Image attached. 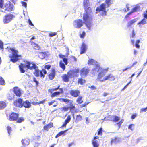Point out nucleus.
<instances>
[{
    "instance_id": "13",
    "label": "nucleus",
    "mask_w": 147,
    "mask_h": 147,
    "mask_svg": "<svg viewBox=\"0 0 147 147\" xmlns=\"http://www.w3.org/2000/svg\"><path fill=\"white\" fill-rule=\"evenodd\" d=\"M90 69L88 68L84 67L81 69L80 71V75L82 77H86L88 74Z\"/></svg>"
},
{
    "instance_id": "1",
    "label": "nucleus",
    "mask_w": 147,
    "mask_h": 147,
    "mask_svg": "<svg viewBox=\"0 0 147 147\" xmlns=\"http://www.w3.org/2000/svg\"><path fill=\"white\" fill-rule=\"evenodd\" d=\"M24 63H21L19 66V68L20 72L22 73H24L25 72V71L24 69V68H26L27 69L30 70L35 69L33 74L37 77L40 76L41 78H44L45 75L47 73L46 69L48 70L50 69L51 67L50 65H47L45 66V69H42L40 71L39 69H37L38 67L34 63L25 60L24 61Z\"/></svg>"
},
{
    "instance_id": "59",
    "label": "nucleus",
    "mask_w": 147,
    "mask_h": 147,
    "mask_svg": "<svg viewBox=\"0 0 147 147\" xmlns=\"http://www.w3.org/2000/svg\"><path fill=\"white\" fill-rule=\"evenodd\" d=\"M28 22L30 25L32 26H34V25L32 23L31 20L30 19H29L28 20Z\"/></svg>"
},
{
    "instance_id": "26",
    "label": "nucleus",
    "mask_w": 147,
    "mask_h": 147,
    "mask_svg": "<svg viewBox=\"0 0 147 147\" xmlns=\"http://www.w3.org/2000/svg\"><path fill=\"white\" fill-rule=\"evenodd\" d=\"M31 44L32 45H34L33 46V47L35 50H38L40 49V47L38 44L35 43L33 42H31Z\"/></svg>"
},
{
    "instance_id": "52",
    "label": "nucleus",
    "mask_w": 147,
    "mask_h": 147,
    "mask_svg": "<svg viewBox=\"0 0 147 147\" xmlns=\"http://www.w3.org/2000/svg\"><path fill=\"white\" fill-rule=\"evenodd\" d=\"M137 116V115L136 113H135L133 114L131 116V118L132 119H134Z\"/></svg>"
},
{
    "instance_id": "4",
    "label": "nucleus",
    "mask_w": 147,
    "mask_h": 147,
    "mask_svg": "<svg viewBox=\"0 0 147 147\" xmlns=\"http://www.w3.org/2000/svg\"><path fill=\"white\" fill-rule=\"evenodd\" d=\"M19 116L18 113L13 112L10 113L7 117L8 120L10 121H16L17 123H20L23 122L24 119L23 117L19 118Z\"/></svg>"
},
{
    "instance_id": "10",
    "label": "nucleus",
    "mask_w": 147,
    "mask_h": 147,
    "mask_svg": "<svg viewBox=\"0 0 147 147\" xmlns=\"http://www.w3.org/2000/svg\"><path fill=\"white\" fill-rule=\"evenodd\" d=\"M115 77L113 75V74H109L104 78H102L101 79H99V80L101 82H105L107 80L110 81H113L115 80Z\"/></svg>"
},
{
    "instance_id": "21",
    "label": "nucleus",
    "mask_w": 147,
    "mask_h": 147,
    "mask_svg": "<svg viewBox=\"0 0 147 147\" xmlns=\"http://www.w3.org/2000/svg\"><path fill=\"white\" fill-rule=\"evenodd\" d=\"M21 142L23 146H26L29 144L30 140L28 138H25L22 139Z\"/></svg>"
},
{
    "instance_id": "43",
    "label": "nucleus",
    "mask_w": 147,
    "mask_h": 147,
    "mask_svg": "<svg viewBox=\"0 0 147 147\" xmlns=\"http://www.w3.org/2000/svg\"><path fill=\"white\" fill-rule=\"evenodd\" d=\"M0 84L2 85L5 84V82L4 79L1 76H0Z\"/></svg>"
},
{
    "instance_id": "32",
    "label": "nucleus",
    "mask_w": 147,
    "mask_h": 147,
    "mask_svg": "<svg viewBox=\"0 0 147 147\" xmlns=\"http://www.w3.org/2000/svg\"><path fill=\"white\" fill-rule=\"evenodd\" d=\"M136 19H133L130 21L129 22L127 23V27H129V26H132L133 24H134L135 23V22H136Z\"/></svg>"
},
{
    "instance_id": "35",
    "label": "nucleus",
    "mask_w": 147,
    "mask_h": 147,
    "mask_svg": "<svg viewBox=\"0 0 147 147\" xmlns=\"http://www.w3.org/2000/svg\"><path fill=\"white\" fill-rule=\"evenodd\" d=\"M46 54L45 52H41L39 53V57L41 59L44 58L46 55Z\"/></svg>"
},
{
    "instance_id": "62",
    "label": "nucleus",
    "mask_w": 147,
    "mask_h": 147,
    "mask_svg": "<svg viewBox=\"0 0 147 147\" xmlns=\"http://www.w3.org/2000/svg\"><path fill=\"white\" fill-rule=\"evenodd\" d=\"M0 48L1 49H3V44L1 42H0Z\"/></svg>"
},
{
    "instance_id": "33",
    "label": "nucleus",
    "mask_w": 147,
    "mask_h": 147,
    "mask_svg": "<svg viewBox=\"0 0 147 147\" xmlns=\"http://www.w3.org/2000/svg\"><path fill=\"white\" fill-rule=\"evenodd\" d=\"M14 97V95L11 93H9L7 96V99L9 100H12Z\"/></svg>"
},
{
    "instance_id": "30",
    "label": "nucleus",
    "mask_w": 147,
    "mask_h": 147,
    "mask_svg": "<svg viewBox=\"0 0 147 147\" xmlns=\"http://www.w3.org/2000/svg\"><path fill=\"white\" fill-rule=\"evenodd\" d=\"M119 141V138L117 137H115L112 138L111 141V144H112L114 143H117Z\"/></svg>"
},
{
    "instance_id": "6",
    "label": "nucleus",
    "mask_w": 147,
    "mask_h": 147,
    "mask_svg": "<svg viewBox=\"0 0 147 147\" xmlns=\"http://www.w3.org/2000/svg\"><path fill=\"white\" fill-rule=\"evenodd\" d=\"M106 5L104 3L101 4L99 6L97 7L96 9V13H99L100 16H103L107 15L106 10Z\"/></svg>"
},
{
    "instance_id": "19",
    "label": "nucleus",
    "mask_w": 147,
    "mask_h": 147,
    "mask_svg": "<svg viewBox=\"0 0 147 147\" xmlns=\"http://www.w3.org/2000/svg\"><path fill=\"white\" fill-rule=\"evenodd\" d=\"M13 91L16 95L18 97H20L21 94V91L17 87H14L13 88Z\"/></svg>"
},
{
    "instance_id": "51",
    "label": "nucleus",
    "mask_w": 147,
    "mask_h": 147,
    "mask_svg": "<svg viewBox=\"0 0 147 147\" xmlns=\"http://www.w3.org/2000/svg\"><path fill=\"white\" fill-rule=\"evenodd\" d=\"M147 107L144 108H142L141 109L140 111V113H142L143 112H146L147 111Z\"/></svg>"
},
{
    "instance_id": "15",
    "label": "nucleus",
    "mask_w": 147,
    "mask_h": 147,
    "mask_svg": "<svg viewBox=\"0 0 147 147\" xmlns=\"http://www.w3.org/2000/svg\"><path fill=\"white\" fill-rule=\"evenodd\" d=\"M22 104V100L21 98H19L13 102V104L15 106L20 108L22 107H23Z\"/></svg>"
},
{
    "instance_id": "3",
    "label": "nucleus",
    "mask_w": 147,
    "mask_h": 147,
    "mask_svg": "<svg viewBox=\"0 0 147 147\" xmlns=\"http://www.w3.org/2000/svg\"><path fill=\"white\" fill-rule=\"evenodd\" d=\"M108 68L102 69L99 65L97 64L96 65L95 68L92 69L91 74L93 75H94L95 74L98 73L97 78L99 80L104 76L106 72L108 71Z\"/></svg>"
},
{
    "instance_id": "37",
    "label": "nucleus",
    "mask_w": 147,
    "mask_h": 147,
    "mask_svg": "<svg viewBox=\"0 0 147 147\" xmlns=\"http://www.w3.org/2000/svg\"><path fill=\"white\" fill-rule=\"evenodd\" d=\"M59 66L62 69L63 71H64L65 69V66L64 64L61 61L59 62Z\"/></svg>"
},
{
    "instance_id": "53",
    "label": "nucleus",
    "mask_w": 147,
    "mask_h": 147,
    "mask_svg": "<svg viewBox=\"0 0 147 147\" xmlns=\"http://www.w3.org/2000/svg\"><path fill=\"white\" fill-rule=\"evenodd\" d=\"M3 0H0V7L3 8Z\"/></svg>"
},
{
    "instance_id": "14",
    "label": "nucleus",
    "mask_w": 147,
    "mask_h": 147,
    "mask_svg": "<svg viewBox=\"0 0 147 147\" xmlns=\"http://www.w3.org/2000/svg\"><path fill=\"white\" fill-rule=\"evenodd\" d=\"M56 71L54 68H52L49 72L48 76L49 79L52 80L54 78L56 75Z\"/></svg>"
},
{
    "instance_id": "11",
    "label": "nucleus",
    "mask_w": 147,
    "mask_h": 147,
    "mask_svg": "<svg viewBox=\"0 0 147 147\" xmlns=\"http://www.w3.org/2000/svg\"><path fill=\"white\" fill-rule=\"evenodd\" d=\"M79 69H78L71 70L67 72V74L70 76L71 78L78 77L79 76Z\"/></svg>"
},
{
    "instance_id": "54",
    "label": "nucleus",
    "mask_w": 147,
    "mask_h": 147,
    "mask_svg": "<svg viewBox=\"0 0 147 147\" xmlns=\"http://www.w3.org/2000/svg\"><path fill=\"white\" fill-rule=\"evenodd\" d=\"M33 82H35L36 83V86H37L38 84V82L36 80V79L34 77L33 78Z\"/></svg>"
},
{
    "instance_id": "38",
    "label": "nucleus",
    "mask_w": 147,
    "mask_h": 147,
    "mask_svg": "<svg viewBox=\"0 0 147 147\" xmlns=\"http://www.w3.org/2000/svg\"><path fill=\"white\" fill-rule=\"evenodd\" d=\"M113 117L114 118L113 120V122H116L120 119V118L116 115L114 116Z\"/></svg>"
},
{
    "instance_id": "18",
    "label": "nucleus",
    "mask_w": 147,
    "mask_h": 147,
    "mask_svg": "<svg viewBox=\"0 0 147 147\" xmlns=\"http://www.w3.org/2000/svg\"><path fill=\"white\" fill-rule=\"evenodd\" d=\"M140 10V7L139 6H136L134 7L130 12H129L125 16V18H127L128 17L129 15L131 14L134 13L139 11Z\"/></svg>"
},
{
    "instance_id": "39",
    "label": "nucleus",
    "mask_w": 147,
    "mask_h": 147,
    "mask_svg": "<svg viewBox=\"0 0 147 147\" xmlns=\"http://www.w3.org/2000/svg\"><path fill=\"white\" fill-rule=\"evenodd\" d=\"M103 131L102 128L100 127L97 131L98 135L102 136V132Z\"/></svg>"
},
{
    "instance_id": "23",
    "label": "nucleus",
    "mask_w": 147,
    "mask_h": 147,
    "mask_svg": "<svg viewBox=\"0 0 147 147\" xmlns=\"http://www.w3.org/2000/svg\"><path fill=\"white\" fill-rule=\"evenodd\" d=\"M53 123L52 122H50L48 124L44 126L43 130L48 131L50 128L53 127Z\"/></svg>"
},
{
    "instance_id": "56",
    "label": "nucleus",
    "mask_w": 147,
    "mask_h": 147,
    "mask_svg": "<svg viewBox=\"0 0 147 147\" xmlns=\"http://www.w3.org/2000/svg\"><path fill=\"white\" fill-rule=\"evenodd\" d=\"M55 101L56 100H53L50 102H49L48 103V105L49 106H50L53 103H54Z\"/></svg>"
},
{
    "instance_id": "22",
    "label": "nucleus",
    "mask_w": 147,
    "mask_h": 147,
    "mask_svg": "<svg viewBox=\"0 0 147 147\" xmlns=\"http://www.w3.org/2000/svg\"><path fill=\"white\" fill-rule=\"evenodd\" d=\"M87 48L86 45L84 43H82L80 48V54H82L85 53L86 51Z\"/></svg>"
},
{
    "instance_id": "49",
    "label": "nucleus",
    "mask_w": 147,
    "mask_h": 147,
    "mask_svg": "<svg viewBox=\"0 0 147 147\" xmlns=\"http://www.w3.org/2000/svg\"><path fill=\"white\" fill-rule=\"evenodd\" d=\"M61 99L62 102L66 103L69 102L70 101H71V100L69 99H64L63 98H61Z\"/></svg>"
},
{
    "instance_id": "12",
    "label": "nucleus",
    "mask_w": 147,
    "mask_h": 147,
    "mask_svg": "<svg viewBox=\"0 0 147 147\" xmlns=\"http://www.w3.org/2000/svg\"><path fill=\"white\" fill-rule=\"evenodd\" d=\"M84 23L81 19H79L75 20L74 22L73 25L76 28L78 29L82 27Z\"/></svg>"
},
{
    "instance_id": "58",
    "label": "nucleus",
    "mask_w": 147,
    "mask_h": 147,
    "mask_svg": "<svg viewBox=\"0 0 147 147\" xmlns=\"http://www.w3.org/2000/svg\"><path fill=\"white\" fill-rule=\"evenodd\" d=\"M68 123L67 122H66L64 121V123H63V124L62 125V126L61 127H65L66 126V125Z\"/></svg>"
},
{
    "instance_id": "40",
    "label": "nucleus",
    "mask_w": 147,
    "mask_h": 147,
    "mask_svg": "<svg viewBox=\"0 0 147 147\" xmlns=\"http://www.w3.org/2000/svg\"><path fill=\"white\" fill-rule=\"evenodd\" d=\"M92 144L94 147H98L99 144L97 141H93L92 142Z\"/></svg>"
},
{
    "instance_id": "61",
    "label": "nucleus",
    "mask_w": 147,
    "mask_h": 147,
    "mask_svg": "<svg viewBox=\"0 0 147 147\" xmlns=\"http://www.w3.org/2000/svg\"><path fill=\"white\" fill-rule=\"evenodd\" d=\"M32 104L34 105H39V102H32Z\"/></svg>"
},
{
    "instance_id": "5",
    "label": "nucleus",
    "mask_w": 147,
    "mask_h": 147,
    "mask_svg": "<svg viewBox=\"0 0 147 147\" xmlns=\"http://www.w3.org/2000/svg\"><path fill=\"white\" fill-rule=\"evenodd\" d=\"M9 51L11 52V54L9 55V57L10 58L11 61L13 63L18 61L19 59V57H21V55L18 54V51L15 48H10Z\"/></svg>"
},
{
    "instance_id": "41",
    "label": "nucleus",
    "mask_w": 147,
    "mask_h": 147,
    "mask_svg": "<svg viewBox=\"0 0 147 147\" xmlns=\"http://www.w3.org/2000/svg\"><path fill=\"white\" fill-rule=\"evenodd\" d=\"M105 2L107 7H109L111 4V0H105Z\"/></svg>"
},
{
    "instance_id": "64",
    "label": "nucleus",
    "mask_w": 147,
    "mask_h": 147,
    "mask_svg": "<svg viewBox=\"0 0 147 147\" xmlns=\"http://www.w3.org/2000/svg\"><path fill=\"white\" fill-rule=\"evenodd\" d=\"M143 17H144V18L147 19V13H144L143 14Z\"/></svg>"
},
{
    "instance_id": "34",
    "label": "nucleus",
    "mask_w": 147,
    "mask_h": 147,
    "mask_svg": "<svg viewBox=\"0 0 147 147\" xmlns=\"http://www.w3.org/2000/svg\"><path fill=\"white\" fill-rule=\"evenodd\" d=\"M86 81L85 80L81 78L78 79V83L81 85H83L86 82Z\"/></svg>"
},
{
    "instance_id": "8",
    "label": "nucleus",
    "mask_w": 147,
    "mask_h": 147,
    "mask_svg": "<svg viewBox=\"0 0 147 147\" xmlns=\"http://www.w3.org/2000/svg\"><path fill=\"white\" fill-rule=\"evenodd\" d=\"M71 102H70L69 106H64L61 108V111L62 112H65L69 110L71 112H72V111H74L75 109V105L72 103L73 101L71 100Z\"/></svg>"
},
{
    "instance_id": "24",
    "label": "nucleus",
    "mask_w": 147,
    "mask_h": 147,
    "mask_svg": "<svg viewBox=\"0 0 147 147\" xmlns=\"http://www.w3.org/2000/svg\"><path fill=\"white\" fill-rule=\"evenodd\" d=\"M23 106L25 108H28L31 107V103L28 100H26L23 103Z\"/></svg>"
},
{
    "instance_id": "17",
    "label": "nucleus",
    "mask_w": 147,
    "mask_h": 147,
    "mask_svg": "<svg viewBox=\"0 0 147 147\" xmlns=\"http://www.w3.org/2000/svg\"><path fill=\"white\" fill-rule=\"evenodd\" d=\"M4 7L5 8V10L8 11H11L13 10V6L11 4L10 2L6 3Z\"/></svg>"
},
{
    "instance_id": "36",
    "label": "nucleus",
    "mask_w": 147,
    "mask_h": 147,
    "mask_svg": "<svg viewBox=\"0 0 147 147\" xmlns=\"http://www.w3.org/2000/svg\"><path fill=\"white\" fill-rule=\"evenodd\" d=\"M82 116L80 115H78L76 116V118L75 120V121L76 122H78L82 120Z\"/></svg>"
},
{
    "instance_id": "16",
    "label": "nucleus",
    "mask_w": 147,
    "mask_h": 147,
    "mask_svg": "<svg viewBox=\"0 0 147 147\" xmlns=\"http://www.w3.org/2000/svg\"><path fill=\"white\" fill-rule=\"evenodd\" d=\"M70 94L72 96L77 97L79 96L80 94V92L78 90H71L70 91Z\"/></svg>"
},
{
    "instance_id": "46",
    "label": "nucleus",
    "mask_w": 147,
    "mask_h": 147,
    "mask_svg": "<svg viewBox=\"0 0 147 147\" xmlns=\"http://www.w3.org/2000/svg\"><path fill=\"white\" fill-rule=\"evenodd\" d=\"M57 34L56 32H51L49 34V36L52 37L55 36Z\"/></svg>"
},
{
    "instance_id": "42",
    "label": "nucleus",
    "mask_w": 147,
    "mask_h": 147,
    "mask_svg": "<svg viewBox=\"0 0 147 147\" xmlns=\"http://www.w3.org/2000/svg\"><path fill=\"white\" fill-rule=\"evenodd\" d=\"M95 61L92 59H89L88 62V64L89 65H93Z\"/></svg>"
},
{
    "instance_id": "44",
    "label": "nucleus",
    "mask_w": 147,
    "mask_h": 147,
    "mask_svg": "<svg viewBox=\"0 0 147 147\" xmlns=\"http://www.w3.org/2000/svg\"><path fill=\"white\" fill-rule=\"evenodd\" d=\"M124 120L122 119L120 121L116 123V124L118 126V128H120L122 123H123Z\"/></svg>"
},
{
    "instance_id": "29",
    "label": "nucleus",
    "mask_w": 147,
    "mask_h": 147,
    "mask_svg": "<svg viewBox=\"0 0 147 147\" xmlns=\"http://www.w3.org/2000/svg\"><path fill=\"white\" fill-rule=\"evenodd\" d=\"M146 23V20L145 18H143L138 23V24L139 25V27H142V25H144Z\"/></svg>"
},
{
    "instance_id": "28",
    "label": "nucleus",
    "mask_w": 147,
    "mask_h": 147,
    "mask_svg": "<svg viewBox=\"0 0 147 147\" xmlns=\"http://www.w3.org/2000/svg\"><path fill=\"white\" fill-rule=\"evenodd\" d=\"M67 131V129L65 130L64 131H60L55 136V138H56L60 136L63 135V136H65V133Z\"/></svg>"
},
{
    "instance_id": "63",
    "label": "nucleus",
    "mask_w": 147,
    "mask_h": 147,
    "mask_svg": "<svg viewBox=\"0 0 147 147\" xmlns=\"http://www.w3.org/2000/svg\"><path fill=\"white\" fill-rule=\"evenodd\" d=\"M90 88L92 90L96 89V88L94 86H92L90 87Z\"/></svg>"
},
{
    "instance_id": "9",
    "label": "nucleus",
    "mask_w": 147,
    "mask_h": 147,
    "mask_svg": "<svg viewBox=\"0 0 147 147\" xmlns=\"http://www.w3.org/2000/svg\"><path fill=\"white\" fill-rule=\"evenodd\" d=\"M15 17L12 14L9 13L5 15L3 19V21L4 24H8L11 22Z\"/></svg>"
},
{
    "instance_id": "2",
    "label": "nucleus",
    "mask_w": 147,
    "mask_h": 147,
    "mask_svg": "<svg viewBox=\"0 0 147 147\" xmlns=\"http://www.w3.org/2000/svg\"><path fill=\"white\" fill-rule=\"evenodd\" d=\"M89 0H83V5L85 12L83 14V20L86 27L90 30L92 25L91 22L92 20V17L91 14L92 13V11L91 7H88L89 5Z\"/></svg>"
},
{
    "instance_id": "60",
    "label": "nucleus",
    "mask_w": 147,
    "mask_h": 147,
    "mask_svg": "<svg viewBox=\"0 0 147 147\" xmlns=\"http://www.w3.org/2000/svg\"><path fill=\"white\" fill-rule=\"evenodd\" d=\"M46 101V99H44L43 100L40 101L39 102V104H43Z\"/></svg>"
},
{
    "instance_id": "31",
    "label": "nucleus",
    "mask_w": 147,
    "mask_h": 147,
    "mask_svg": "<svg viewBox=\"0 0 147 147\" xmlns=\"http://www.w3.org/2000/svg\"><path fill=\"white\" fill-rule=\"evenodd\" d=\"M76 102L78 104H81L82 103L83 101L82 100V96H79L78 97L76 100Z\"/></svg>"
},
{
    "instance_id": "55",
    "label": "nucleus",
    "mask_w": 147,
    "mask_h": 147,
    "mask_svg": "<svg viewBox=\"0 0 147 147\" xmlns=\"http://www.w3.org/2000/svg\"><path fill=\"white\" fill-rule=\"evenodd\" d=\"M22 6L24 7L25 8L27 7V3L26 2L22 1Z\"/></svg>"
},
{
    "instance_id": "57",
    "label": "nucleus",
    "mask_w": 147,
    "mask_h": 147,
    "mask_svg": "<svg viewBox=\"0 0 147 147\" xmlns=\"http://www.w3.org/2000/svg\"><path fill=\"white\" fill-rule=\"evenodd\" d=\"M88 102H86L84 103V104H82L81 105L80 107H85L86 105H87L88 104Z\"/></svg>"
},
{
    "instance_id": "25",
    "label": "nucleus",
    "mask_w": 147,
    "mask_h": 147,
    "mask_svg": "<svg viewBox=\"0 0 147 147\" xmlns=\"http://www.w3.org/2000/svg\"><path fill=\"white\" fill-rule=\"evenodd\" d=\"M7 106V103L6 101H0V110L4 109Z\"/></svg>"
},
{
    "instance_id": "20",
    "label": "nucleus",
    "mask_w": 147,
    "mask_h": 147,
    "mask_svg": "<svg viewBox=\"0 0 147 147\" xmlns=\"http://www.w3.org/2000/svg\"><path fill=\"white\" fill-rule=\"evenodd\" d=\"M70 76L67 74H64L62 76V80L64 82H68L69 81V78H71Z\"/></svg>"
},
{
    "instance_id": "27",
    "label": "nucleus",
    "mask_w": 147,
    "mask_h": 147,
    "mask_svg": "<svg viewBox=\"0 0 147 147\" xmlns=\"http://www.w3.org/2000/svg\"><path fill=\"white\" fill-rule=\"evenodd\" d=\"M59 56L60 58L63 59V60L65 64L66 65H67L68 63L67 59V58L65 57V55L61 54H59Z\"/></svg>"
},
{
    "instance_id": "48",
    "label": "nucleus",
    "mask_w": 147,
    "mask_h": 147,
    "mask_svg": "<svg viewBox=\"0 0 147 147\" xmlns=\"http://www.w3.org/2000/svg\"><path fill=\"white\" fill-rule=\"evenodd\" d=\"M71 119V116L70 115H68L65 121L67 123H68L70 121Z\"/></svg>"
},
{
    "instance_id": "45",
    "label": "nucleus",
    "mask_w": 147,
    "mask_h": 147,
    "mask_svg": "<svg viewBox=\"0 0 147 147\" xmlns=\"http://www.w3.org/2000/svg\"><path fill=\"white\" fill-rule=\"evenodd\" d=\"M7 130L8 134H10L11 132L12 131L11 127L10 126H8L7 127Z\"/></svg>"
},
{
    "instance_id": "50",
    "label": "nucleus",
    "mask_w": 147,
    "mask_h": 147,
    "mask_svg": "<svg viewBox=\"0 0 147 147\" xmlns=\"http://www.w3.org/2000/svg\"><path fill=\"white\" fill-rule=\"evenodd\" d=\"M86 34V33L84 31L82 32V34H80V36L82 38H84Z\"/></svg>"
},
{
    "instance_id": "47",
    "label": "nucleus",
    "mask_w": 147,
    "mask_h": 147,
    "mask_svg": "<svg viewBox=\"0 0 147 147\" xmlns=\"http://www.w3.org/2000/svg\"><path fill=\"white\" fill-rule=\"evenodd\" d=\"M140 41L139 40H137L135 44V47L137 48H139L140 47V46L139 45V43L140 42Z\"/></svg>"
},
{
    "instance_id": "7",
    "label": "nucleus",
    "mask_w": 147,
    "mask_h": 147,
    "mask_svg": "<svg viewBox=\"0 0 147 147\" xmlns=\"http://www.w3.org/2000/svg\"><path fill=\"white\" fill-rule=\"evenodd\" d=\"M60 87V85H59L58 87L56 88H52L49 89L48 90V92L52 94L51 95V97L53 98L55 97L56 96L59 95L60 94H62L63 93V89L62 88H60L59 89L60 91L55 92L53 93H52L53 92L57 90Z\"/></svg>"
}]
</instances>
